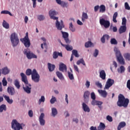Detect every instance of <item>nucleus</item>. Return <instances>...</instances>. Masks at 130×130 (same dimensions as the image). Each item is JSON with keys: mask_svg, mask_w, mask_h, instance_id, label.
Instances as JSON below:
<instances>
[{"mask_svg": "<svg viewBox=\"0 0 130 130\" xmlns=\"http://www.w3.org/2000/svg\"><path fill=\"white\" fill-rule=\"evenodd\" d=\"M4 110V111H7V106L5 104L0 106V112H3Z\"/></svg>", "mask_w": 130, "mask_h": 130, "instance_id": "32", "label": "nucleus"}, {"mask_svg": "<svg viewBox=\"0 0 130 130\" xmlns=\"http://www.w3.org/2000/svg\"><path fill=\"white\" fill-rule=\"evenodd\" d=\"M98 91L99 94H100V95H101L102 97H103L104 98H106V97L107 96V92H106V90L99 89Z\"/></svg>", "mask_w": 130, "mask_h": 130, "instance_id": "18", "label": "nucleus"}, {"mask_svg": "<svg viewBox=\"0 0 130 130\" xmlns=\"http://www.w3.org/2000/svg\"><path fill=\"white\" fill-rule=\"evenodd\" d=\"M20 41L23 43L24 46L27 48H29V47H30L31 43L30 42V39H29L28 32L26 33L25 36L24 38L20 39Z\"/></svg>", "mask_w": 130, "mask_h": 130, "instance_id": "7", "label": "nucleus"}, {"mask_svg": "<svg viewBox=\"0 0 130 130\" xmlns=\"http://www.w3.org/2000/svg\"><path fill=\"white\" fill-rule=\"evenodd\" d=\"M58 57V52L55 51L53 53V58L54 59Z\"/></svg>", "mask_w": 130, "mask_h": 130, "instance_id": "46", "label": "nucleus"}, {"mask_svg": "<svg viewBox=\"0 0 130 130\" xmlns=\"http://www.w3.org/2000/svg\"><path fill=\"white\" fill-rule=\"evenodd\" d=\"M28 116L29 117H33V111L32 110H29L28 111Z\"/></svg>", "mask_w": 130, "mask_h": 130, "instance_id": "59", "label": "nucleus"}, {"mask_svg": "<svg viewBox=\"0 0 130 130\" xmlns=\"http://www.w3.org/2000/svg\"><path fill=\"white\" fill-rule=\"evenodd\" d=\"M3 97L4 98V99L9 103V104H12L14 101L12 99H10V96L7 95H3Z\"/></svg>", "mask_w": 130, "mask_h": 130, "instance_id": "21", "label": "nucleus"}, {"mask_svg": "<svg viewBox=\"0 0 130 130\" xmlns=\"http://www.w3.org/2000/svg\"><path fill=\"white\" fill-rule=\"evenodd\" d=\"M85 86L86 88H89V87H90V81H86V82L85 83Z\"/></svg>", "mask_w": 130, "mask_h": 130, "instance_id": "62", "label": "nucleus"}, {"mask_svg": "<svg viewBox=\"0 0 130 130\" xmlns=\"http://www.w3.org/2000/svg\"><path fill=\"white\" fill-rule=\"evenodd\" d=\"M24 54L26 56L28 59H32V58H37V56L34 54L33 52L30 51L29 49H24L23 52Z\"/></svg>", "mask_w": 130, "mask_h": 130, "instance_id": "9", "label": "nucleus"}, {"mask_svg": "<svg viewBox=\"0 0 130 130\" xmlns=\"http://www.w3.org/2000/svg\"><path fill=\"white\" fill-rule=\"evenodd\" d=\"M103 103H102V102L96 101L95 100H92L91 102V105H93V106H95V105H97L99 106L100 105H102Z\"/></svg>", "mask_w": 130, "mask_h": 130, "instance_id": "23", "label": "nucleus"}, {"mask_svg": "<svg viewBox=\"0 0 130 130\" xmlns=\"http://www.w3.org/2000/svg\"><path fill=\"white\" fill-rule=\"evenodd\" d=\"M48 68L49 72H53L55 69V65L48 63Z\"/></svg>", "mask_w": 130, "mask_h": 130, "instance_id": "25", "label": "nucleus"}, {"mask_svg": "<svg viewBox=\"0 0 130 130\" xmlns=\"http://www.w3.org/2000/svg\"><path fill=\"white\" fill-rule=\"evenodd\" d=\"M120 69L121 74H122V73H124V71H125V68H124V67L121 66H120Z\"/></svg>", "mask_w": 130, "mask_h": 130, "instance_id": "58", "label": "nucleus"}, {"mask_svg": "<svg viewBox=\"0 0 130 130\" xmlns=\"http://www.w3.org/2000/svg\"><path fill=\"white\" fill-rule=\"evenodd\" d=\"M38 19L39 21H43L45 19V17L42 15H40L38 16Z\"/></svg>", "mask_w": 130, "mask_h": 130, "instance_id": "48", "label": "nucleus"}, {"mask_svg": "<svg viewBox=\"0 0 130 130\" xmlns=\"http://www.w3.org/2000/svg\"><path fill=\"white\" fill-rule=\"evenodd\" d=\"M124 6H125V9L126 10H130V7H129V5H128V3H127V2L125 3Z\"/></svg>", "mask_w": 130, "mask_h": 130, "instance_id": "56", "label": "nucleus"}, {"mask_svg": "<svg viewBox=\"0 0 130 130\" xmlns=\"http://www.w3.org/2000/svg\"><path fill=\"white\" fill-rule=\"evenodd\" d=\"M10 40L13 47H16L20 43L19 37H18V35L16 32H13L11 35Z\"/></svg>", "mask_w": 130, "mask_h": 130, "instance_id": "4", "label": "nucleus"}, {"mask_svg": "<svg viewBox=\"0 0 130 130\" xmlns=\"http://www.w3.org/2000/svg\"><path fill=\"white\" fill-rule=\"evenodd\" d=\"M61 45L64 47L68 51H72L73 50V47L70 46V45H65L61 43Z\"/></svg>", "mask_w": 130, "mask_h": 130, "instance_id": "22", "label": "nucleus"}, {"mask_svg": "<svg viewBox=\"0 0 130 130\" xmlns=\"http://www.w3.org/2000/svg\"><path fill=\"white\" fill-rule=\"evenodd\" d=\"M1 14H8V15H9L10 16H13L12 13H11L10 12V11H8V10L2 11L1 12Z\"/></svg>", "mask_w": 130, "mask_h": 130, "instance_id": "44", "label": "nucleus"}, {"mask_svg": "<svg viewBox=\"0 0 130 130\" xmlns=\"http://www.w3.org/2000/svg\"><path fill=\"white\" fill-rule=\"evenodd\" d=\"M93 45V43H92V42L88 41L86 43H85V47L86 48H88L89 47H91V46H92Z\"/></svg>", "mask_w": 130, "mask_h": 130, "instance_id": "39", "label": "nucleus"}, {"mask_svg": "<svg viewBox=\"0 0 130 130\" xmlns=\"http://www.w3.org/2000/svg\"><path fill=\"white\" fill-rule=\"evenodd\" d=\"M114 51L115 52L117 60L119 63L120 64H124V59L123 58V57H122V55H121L120 51H119L117 48L115 47L114 49Z\"/></svg>", "mask_w": 130, "mask_h": 130, "instance_id": "5", "label": "nucleus"}, {"mask_svg": "<svg viewBox=\"0 0 130 130\" xmlns=\"http://www.w3.org/2000/svg\"><path fill=\"white\" fill-rule=\"evenodd\" d=\"M31 80L35 83H39V81H40V75L38 74V72H37L36 69L32 70Z\"/></svg>", "mask_w": 130, "mask_h": 130, "instance_id": "8", "label": "nucleus"}, {"mask_svg": "<svg viewBox=\"0 0 130 130\" xmlns=\"http://www.w3.org/2000/svg\"><path fill=\"white\" fill-rule=\"evenodd\" d=\"M81 63H82V64H83V66H86V63H85L84 59L81 58L77 61V64H78V66L79 64H81Z\"/></svg>", "mask_w": 130, "mask_h": 130, "instance_id": "34", "label": "nucleus"}, {"mask_svg": "<svg viewBox=\"0 0 130 130\" xmlns=\"http://www.w3.org/2000/svg\"><path fill=\"white\" fill-rule=\"evenodd\" d=\"M56 115H57V110L55 108H52V116L55 117Z\"/></svg>", "mask_w": 130, "mask_h": 130, "instance_id": "31", "label": "nucleus"}, {"mask_svg": "<svg viewBox=\"0 0 130 130\" xmlns=\"http://www.w3.org/2000/svg\"><path fill=\"white\" fill-rule=\"evenodd\" d=\"M43 45L44 46V48L46 49H47L48 48V47H47V44H46V43H44V44H41V48H42V49H43Z\"/></svg>", "mask_w": 130, "mask_h": 130, "instance_id": "57", "label": "nucleus"}, {"mask_svg": "<svg viewBox=\"0 0 130 130\" xmlns=\"http://www.w3.org/2000/svg\"><path fill=\"white\" fill-rule=\"evenodd\" d=\"M69 28L72 32H75L76 31V29L74 27V25H73V23H70V26Z\"/></svg>", "mask_w": 130, "mask_h": 130, "instance_id": "43", "label": "nucleus"}, {"mask_svg": "<svg viewBox=\"0 0 130 130\" xmlns=\"http://www.w3.org/2000/svg\"><path fill=\"white\" fill-rule=\"evenodd\" d=\"M128 103H129V100L127 98H125L122 94H119L118 96V101L117 102V105L119 107H124L126 108L128 106Z\"/></svg>", "mask_w": 130, "mask_h": 130, "instance_id": "2", "label": "nucleus"}, {"mask_svg": "<svg viewBox=\"0 0 130 130\" xmlns=\"http://www.w3.org/2000/svg\"><path fill=\"white\" fill-rule=\"evenodd\" d=\"M100 77L101 78L102 80H105L106 79V73L105 71L102 70L100 72Z\"/></svg>", "mask_w": 130, "mask_h": 130, "instance_id": "19", "label": "nucleus"}, {"mask_svg": "<svg viewBox=\"0 0 130 130\" xmlns=\"http://www.w3.org/2000/svg\"><path fill=\"white\" fill-rule=\"evenodd\" d=\"M126 87L130 90V80H128L127 81Z\"/></svg>", "mask_w": 130, "mask_h": 130, "instance_id": "61", "label": "nucleus"}, {"mask_svg": "<svg viewBox=\"0 0 130 130\" xmlns=\"http://www.w3.org/2000/svg\"><path fill=\"white\" fill-rule=\"evenodd\" d=\"M98 54H99V50H98L97 49H95L94 52L93 53V56H94V57H97Z\"/></svg>", "mask_w": 130, "mask_h": 130, "instance_id": "49", "label": "nucleus"}, {"mask_svg": "<svg viewBox=\"0 0 130 130\" xmlns=\"http://www.w3.org/2000/svg\"><path fill=\"white\" fill-rule=\"evenodd\" d=\"M90 96V92L89 91H86L84 92V94H83V98L84 100V102L85 103H88L89 102V97Z\"/></svg>", "mask_w": 130, "mask_h": 130, "instance_id": "13", "label": "nucleus"}, {"mask_svg": "<svg viewBox=\"0 0 130 130\" xmlns=\"http://www.w3.org/2000/svg\"><path fill=\"white\" fill-rule=\"evenodd\" d=\"M126 31V26L122 25L121 26L119 29V34H122V33H124Z\"/></svg>", "mask_w": 130, "mask_h": 130, "instance_id": "24", "label": "nucleus"}, {"mask_svg": "<svg viewBox=\"0 0 130 130\" xmlns=\"http://www.w3.org/2000/svg\"><path fill=\"white\" fill-rule=\"evenodd\" d=\"M73 56L74 55L75 57H79V54H78V51L77 50H73L72 51V54Z\"/></svg>", "mask_w": 130, "mask_h": 130, "instance_id": "42", "label": "nucleus"}, {"mask_svg": "<svg viewBox=\"0 0 130 130\" xmlns=\"http://www.w3.org/2000/svg\"><path fill=\"white\" fill-rule=\"evenodd\" d=\"M33 3V8H36V2L37 1L38 2V3H42L43 2V0H31Z\"/></svg>", "mask_w": 130, "mask_h": 130, "instance_id": "40", "label": "nucleus"}, {"mask_svg": "<svg viewBox=\"0 0 130 130\" xmlns=\"http://www.w3.org/2000/svg\"><path fill=\"white\" fill-rule=\"evenodd\" d=\"M45 98L44 97V96L42 95L41 99L39 101V105H40L42 102H45Z\"/></svg>", "mask_w": 130, "mask_h": 130, "instance_id": "45", "label": "nucleus"}, {"mask_svg": "<svg viewBox=\"0 0 130 130\" xmlns=\"http://www.w3.org/2000/svg\"><path fill=\"white\" fill-rule=\"evenodd\" d=\"M68 76L70 80H74V75L71 73V72H68Z\"/></svg>", "mask_w": 130, "mask_h": 130, "instance_id": "51", "label": "nucleus"}, {"mask_svg": "<svg viewBox=\"0 0 130 130\" xmlns=\"http://www.w3.org/2000/svg\"><path fill=\"white\" fill-rule=\"evenodd\" d=\"M90 97L92 99V100H96V95H95V93L94 92H92L90 94Z\"/></svg>", "mask_w": 130, "mask_h": 130, "instance_id": "50", "label": "nucleus"}, {"mask_svg": "<svg viewBox=\"0 0 130 130\" xmlns=\"http://www.w3.org/2000/svg\"><path fill=\"white\" fill-rule=\"evenodd\" d=\"M44 118V113H42L39 117V122L41 125L43 126L45 124V120Z\"/></svg>", "mask_w": 130, "mask_h": 130, "instance_id": "15", "label": "nucleus"}, {"mask_svg": "<svg viewBox=\"0 0 130 130\" xmlns=\"http://www.w3.org/2000/svg\"><path fill=\"white\" fill-rule=\"evenodd\" d=\"M123 56L126 60H130V53H126L123 54Z\"/></svg>", "mask_w": 130, "mask_h": 130, "instance_id": "36", "label": "nucleus"}, {"mask_svg": "<svg viewBox=\"0 0 130 130\" xmlns=\"http://www.w3.org/2000/svg\"><path fill=\"white\" fill-rule=\"evenodd\" d=\"M101 41L102 43H105V37L104 36L101 39Z\"/></svg>", "mask_w": 130, "mask_h": 130, "instance_id": "63", "label": "nucleus"}, {"mask_svg": "<svg viewBox=\"0 0 130 130\" xmlns=\"http://www.w3.org/2000/svg\"><path fill=\"white\" fill-rule=\"evenodd\" d=\"M122 24L123 25V26L126 25V19L125 18V17L122 18Z\"/></svg>", "mask_w": 130, "mask_h": 130, "instance_id": "55", "label": "nucleus"}, {"mask_svg": "<svg viewBox=\"0 0 130 130\" xmlns=\"http://www.w3.org/2000/svg\"><path fill=\"white\" fill-rule=\"evenodd\" d=\"M106 118H107V120H108V121H109L110 122H112L113 120L112 117L110 116V115H108Z\"/></svg>", "mask_w": 130, "mask_h": 130, "instance_id": "54", "label": "nucleus"}, {"mask_svg": "<svg viewBox=\"0 0 130 130\" xmlns=\"http://www.w3.org/2000/svg\"><path fill=\"white\" fill-rule=\"evenodd\" d=\"M88 18V14L86 13L83 12L82 15V21L85 22Z\"/></svg>", "mask_w": 130, "mask_h": 130, "instance_id": "27", "label": "nucleus"}, {"mask_svg": "<svg viewBox=\"0 0 130 130\" xmlns=\"http://www.w3.org/2000/svg\"><path fill=\"white\" fill-rule=\"evenodd\" d=\"M23 126H25V124H20V123H19L16 119H13L11 122V127L12 129H23Z\"/></svg>", "mask_w": 130, "mask_h": 130, "instance_id": "6", "label": "nucleus"}, {"mask_svg": "<svg viewBox=\"0 0 130 130\" xmlns=\"http://www.w3.org/2000/svg\"><path fill=\"white\" fill-rule=\"evenodd\" d=\"M55 102H56V98L52 96V99L50 100L51 104H53Z\"/></svg>", "mask_w": 130, "mask_h": 130, "instance_id": "52", "label": "nucleus"}, {"mask_svg": "<svg viewBox=\"0 0 130 130\" xmlns=\"http://www.w3.org/2000/svg\"><path fill=\"white\" fill-rule=\"evenodd\" d=\"M105 127H106L105 124H104V123L101 122L100 123L99 126L98 127V129L104 130L105 129Z\"/></svg>", "mask_w": 130, "mask_h": 130, "instance_id": "29", "label": "nucleus"}, {"mask_svg": "<svg viewBox=\"0 0 130 130\" xmlns=\"http://www.w3.org/2000/svg\"><path fill=\"white\" fill-rule=\"evenodd\" d=\"M74 70L77 72L78 73H79V69L78 68V66H77L76 64H74Z\"/></svg>", "mask_w": 130, "mask_h": 130, "instance_id": "64", "label": "nucleus"}, {"mask_svg": "<svg viewBox=\"0 0 130 130\" xmlns=\"http://www.w3.org/2000/svg\"><path fill=\"white\" fill-rule=\"evenodd\" d=\"M100 24L102 26H104V28H106V29L110 27V22L107 20H105L104 18L100 19Z\"/></svg>", "mask_w": 130, "mask_h": 130, "instance_id": "10", "label": "nucleus"}, {"mask_svg": "<svg viewBox=\"0 0 130 130\" xmlns=\"http://www.w3.org/2000/svg\"><path fill=\"white\" fill-rule=\"evenodd\" d=\"M32 73H33V71L32 72V70L30 69H28L25 72V74L26 76H30V75H32Z\"/></svg>", "mask_w": 130, "mask_h": 130, "instance_id": "41", "label": "nucleus"}, {"mask_svg": "<svg viewBox=\"0 0 130 130\" xmlns=\"http://www.w3.org/2000/svg\"><path fill=\"white\" fill-rule=\"evenodd\" d=\"M126 125V124L125 123V122H121L119 123V125L117 127V130H120L122 127H124Z\"/></svg>", "mask_w": 130, "mask_h": 130, "instance_id": "26", "label": "nucleus"}, {"mask_svg": "<svg viewBox=\"0 0 130 130\" xmlns=\"http://www.w3.org/2000/svg\"><path fill=\"white\" fill-rule=\"evenodd\" d=\"M82 108L85 112H90V108H89L88 105H87L85 103H83L82 104Z\"/></svg>", "mask_w": 130, "mask_h": 130, "instance_id": "20", "label": "nucleus"}, {"mask_svg": "<svg viewBox=\"0 0 130 130\" xmlns=\"http://www.w3.org/2000/svg\"><path fill=\"white\" fill-rule=\"evenodd\" d=\"M2 83H3V86H7V85H8V82L7 81V80H6V78H4L3 79V80H2Z\"/></svg>", "mask_w": 130, "mask_h": 130, "instance_id": "53", "label": "nucleus"}, {"mask_svg": "<svg viewBox=\"0 0 130 130\" xmlns=\"http://www.w3.org/2000/svg\"><path fill=\"white\" fill-rule=\"evenodd\" d=\"M95 85L98 87V88H100V89H102L103 86H102V84L100 83V82L98 81L95 82Z\"/></svg>", "mask_w": 130, "mask_h": 130, "instance_id": "47", "label": "nucleus"}, {"mask_svg": "<svg viewBox=\"0 0 130 130\" xmlns=\"http://www.w3.org/2000/svg\"><path fill=\"white\" fill-rule=\"evenodd\" d=\"M106 11V7H105V5H102L100 7V13H105V11Z\"/></svg>", "mask_w": 130, "mask_h": 130, "instance_id": "28", "label": "nucleus"}, {"mask_svg": "<svg viewBox=\"0 0 130 130\" xmlns=\"http://www.w3.org/2000/svg\"><path fill=\"white\" fill-rule=\"evenodd\" d=\"M56 75L60 80H64V78L62 75V74L58 71L56 72Z\"/></svg>", "mask_w": 130, "mask_h": 130, "instance_id": "30", "label": "nucleus"}, {"mask_svg": "<svg viewBox=\"0 0 130 130\" xmlns=\"http://www.w3.org/2000/svg\"><path fill=\"white\" fill-rule=\"evenodd\" d=\"M59 70V71H60V72H62V73L64 72H67V65L64 64L63 63H60Z\"/></svg>", "mask_w": 130, "mask_h": 130, "instance_id": "16", "label": "nucleus"}, {"mask_svg": "<svg viewBox=\"0 0 130 130\" xmlns=\"http://www.w3.org/2000/svg\"><path fill=\"white\" fill-rule=\"evenodd\" d=\"M111 44L117 45V41L115 38H112L110 41Z\"/></svg>", "mask_w": 130, "mask_h": 130, "instance_id": "38", "label": "nucleus"}, {"mask_svg": "<svg viewBox=\"0 0 130 130\" xmlns=\"http://www.w3.org/2000/svg\"><path fill=\"white\" fill-rule=\"evenodd\" d=\"M7 92L9 95L13 96L16 94V91H15V88L12 87H8L7 88Z\"/></svg>", "mask_w": 130, "mask_h": 130, "instance_id": "14", "label": "nucleus"}, {"mask_svg": "<svg viewBox=\"0 0 130 130\" xmlns=\"http://www.w3.org/2000/svg\"><path fill=\"white\" fill-rule=\"evenodd\" d=\"M49 15L51 18V19H53V20H56V27L57 30H61L62 28H64V25L63 24V22L62 20H61L60 22L58 21V17H56L54 16H56L57 15V12L55 10H50L49 12Z\"/></svg>", "mask_w": 130, "mask_h": 130, "instance_id": "1", "label": "nucleus"}, {"mask_svg": "<svg viewBox=\"0 0 130 130\" xmlns=\"http://www.w3.org/2000/svg\"><path fill=\"white\" fill-rule=\"evenodd\" d=\"M61 32L62 33V37L65 42L67 44H70L71 43V41H70V39H69V33L62 31H61Z\"/></svg>", "mask_w": 130, "mask_h": 130, "instance_id": "12", "label": "nucleus"}, {"mask_svg": "<svg viewBox=\"0 0 130 130\" xmlns=\"http://www.w3.org/2000/svg\"><path fill=\"white\" fill-rule=\"evenodd\" d=\"M21 77V81L24 83L25 87H23V89L26 93L27 94H30L31 93V84L28 83V79H27V76L25 75L23 73L20 74Z\"/></svg>", "mask_w": 130, "mask_h": 130, "instance_id": "3", "label": "nucleus"}, {"mask_svg": "<svg viewBox=\"0 0 130 130\" xmlns=\"http://www.w3.org/2000/svg\"><path fill=\"white\" fill-rule=\"evenodd\" d=\"M61 6V7H62V8H64L65 7H67V4L66 3H64L63 2H61V4H59Z\"/></svg>", "mask_w": 130, "mask_h": 130, "instance_id": "60", "label": "nucleus"}, {"mask_svg": "<svg viewBox=\"0 0 130 130\" xmlns=\"http://www.w3.org/2000/svg\"><path fill=\"white\" fill-rule=\"evenodd\" d=\"M117 12H115L113 16V21L114 23H117V20H116V18H117Z\"/></svg>", "mask_w": 130, "mask_h": 130, "instance_id": "37", "label": "nucleus"}, {"mask_svg": "<svg viewBox=\"0 0 130 130\" xmlns=\"http://www.w3.org/2000/svg\"><path fill=\"white\" fill-rule=\"evenodd\" d=\"M3 26L5 29H9L10 28V25L5 20L3 21Z\"/></svg>", "mask_w": 130, "mask_h": 130, "instance_id": "33", "label": "nucleus"}, {"mask_svg": "<svg viewBox=\"0 0 130 130\" xmlns=\"http://www.w3.org/2000/svg\"><path fill=\"white\" fill-rule=\"evenodd\" d=\"M14 85L15 87H16V88H17L18 89H20L21 86L20 85V82H19V80H18V79L15 80Z\"/></svg>", "mask_w": 130, "mask_h": 130, "instance_id": "35", "label": "nucleus"}, {"mask_svg": "<svg viewBox=\"0 0 130 130\" xmlns=\"http://www.w3.org/2000/svg\"><path fill=\"white\" fill-rule=\"evenodd\" d=\"M10 72H11V70H10L7 67H4L2 69V73L3 75H8V74H10Z\"/></svg>", "mask_w": 130, "mask_h": 130, "instance_id": "17", "label": "nucleus"}, {"mask_svg": "<svg viewBox=\"0 0 130 130\" xmlns=\"http://www.w3.org/2000/svg\"><path fill=\"white\" fill-rule=\"evenodd\" d=\"M114 84V80L111 78H109L105 84V90H108L110 87H111Z\"/></svg>", "mask_w": 130, "mask_h": 130, "instance_id": "11", "label": "nucleus"}]
</instances>
